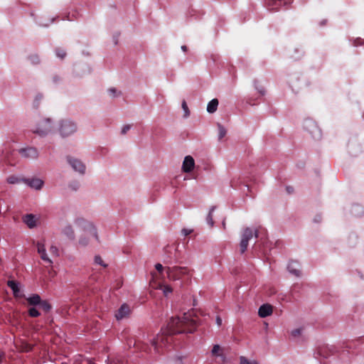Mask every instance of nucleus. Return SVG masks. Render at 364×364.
<instances>
[{
  "instance_id": "1",
  "label": "nucleus",
  "mask_w": 364,
  "mask_h": 364,
  "mask_svg": "<svg viewBox=\"0 0 364 364\" xmlns=\"http://www.w3.org/2000/svg\"><path fill=\"white\" fill-rule=\"evenodd\" d=\"M197 327V321L190 312L185 313L183 316L171 318L166 329H161V333L157 335L152 341V346L157 353H162L163 348H168L173 338L172 336L182 333H193Z\"/></svg>"
},
{
  "instance_id": "2",
  "label": "nucleus",
  "mask_w": 364,
  "mask_h": 364,
  "mask_svg": "<svg viewBox=\"0 0 364 364\" xmlns=\"http://www.w3.org/2000/svg\"><path fill=\"white\" fill-rule=\"evenodd\" d=\"M75 224L77 228L85 232V235L81 236L79 239L78 244L82 247L87 245L89 242V237H94L98 239L96 228L89 221L83 218H77L75 221Z\"/></svg>"
},
{
  "instance_id": "3",
  "label": "nucleus",
  "mask_w": 364,
  "mask_h": 364,
  "mask_svg": "<svg viewBox=\"0 0 364 364\" xmlns=\"http://www.w3.org/2000/svg\"><path fill=\"white\" fill-rule=\"evenodd\" d=\"M166 272L168 278L170 280H182L183 282H187L191 279V274L187 267H166Z\"/></svg>"
},
{
  "instance_id": "4",
  "label": "nucleus",
  "mask_w": 364,
  "mask_h": 364,
  "mask_svg": "<svg viewBox=\"0 0 364 364\" xmlns=\"http://www.w3.org/2000/svg\"><path fill=\"white\" fill-rule=\"evenodd\" d=\"M259 233L260 230L259 229L256 230L254 234L253 231L250 228H246L244 230L240 244V252L242 254L246 251L248 247L249 240L252 238L253 235L257 238L259 237Z\"/></svg>"
},
{
  "instance_id": "5",
  "label": "nucleus",
  "mask_w": 364,
  "mask_h": 364,
  "mask_svg": "<svg viewBox=\"0 0 364 364\" xmlns=\"http://www.w3.org/2000/svg\"><path fill=\"white\" fill-rule=\"evenodd\" d=\"M53 124L50 118H45L38 122L36 129L33 132L40 136H46L51 132Z\"/></svg>"
},
{
  "instance_id": "6",
  "label": "nucleus",
  "mask_w": 364,
  "mask_h": 364,
  "mask_svg": "<svg viewBox=\"0 0 364 364\" xmlns=\"http://www.w3.org/2000/svg\"><path fill=\"white\" fill-rule=\"evenodd\" d=\"M77 129L76 124L70 120L64 119L60 122V133L63 136H67L74 133Z\"/></svg>"
},
{
  "instance_id": "7",
  "label": "nucleus",
  "mask_w": 364,
  "mask_h": 364,
  "mask_svg": "<svg viewBox=\"0 0 364 364\" xmlns=\"http://www.w3.org/2000/svg\"><path fill=\"white\" fill-rule=\"evenodd\" d=\"M210 355L218 363H223L226 360L224 348L218 344L213 345Z\"/></svg>"
},
{
  "instance_id": "8",
  "label": "nucleus",
  "mask_w": 364,
  "mask_h": 364,
  "mask_svg": "<svg viewBox=\"0 0 364 364\" xmlns=\"http://www.w3.org/2000/svg\"><path fill=\"white\" fill-rule=\"evenodd\" d=\"M19 154L24 158L35 159L38 156V151L34 147H26L19 149Z\"/></svg>"
},
{
  "instance_id": "9",
  "label": "nucleus",
  "mask_w": 364,
  "mask_h": 364,
  "mask_svg": "<svg viewBox=\"0 0 364 364\" xmlns=\"http://www.w3.org/2000/svg\"><path fill=\"white\" fill-rule=\"evenodd\" d=\"M68 161L70 164V165L72 166V168L79 173L83 174L85 171V164L80 160L73 158L71 156H68Z\"/></svg>"
},
{
  "instance_id": "10",
  "label": "nucleus",
  "mask_w": 364,
  "mask_h": 364,
  "mask_svg": "<svg viewBox=\"0 0 364 364\" xmlns=\"http://www.w3.org/2000/svg\"><path fill=\"white\" fill-rule=\"evenodd\" d=\"M23 182L31 188L40 190L43 187V181L40 178H24Z\"/></svg>"
},
{
  "instance_id": "11",
  "label": "nucleus",
  "mask_w": 364,
  "mask_h": 364,
  "mask_svg": "<svg viewBox=\"0 0 364 364\" xmlns=\"http://www.w3.org/2000/svg\"><path fill=\"white\" fill-rule=\"evenodd\" d=\"M195 166V161L192 156H186L183 162L182 169L185 173L191 172Z\"/></svg>"
},
{
  "instance_id": "12",
  "label": "nucleus",
  "mask_w": 364,
  "mask_h": 364,
  "mask_svg": "<svg viewBox=\"0 0 364 364\" xmlns=\"http://www.w3.org/2000/svg\"><path fill=\"white\" fill-rule=\"evenodd\" d=\"M129 313H130L129 306L127 304H124L121 306L119 309L117 311V312L115 314V316L117 320H121V319L125 318L126 316H127L129 314Z\"/></svg>"
},
{
  "instance_id": "13",
  "label": "nucleus",
  "mask_w": 364,
  "mask_h": 364,
  "mask_svg": "<svg viewBox=\"0 0 364 364\" xmlns=\"http://www.w3.org/2000/svg\"><path fill=\"white\" fill-rule=\"evenodd\" d=\"M273 309L270 304H266L262 305L258 311V314L261 318H265L272 314Z\"/></svg>"
},
{
  "instance_id": "14",
  "label": "nucleus",
  "mask_w": 364,
  "mask_h": 364,
  "mask_svg": "<svg viewBox=\"0 0 364 364\" xmlns=\"http://www.w3.org/2000/svg\"><path fill=\"white\" fill-rule=\"evenodd\" d=\"M23 222L26 224L29 228H33L36 226L37 220L33 214H26L22 218Z\"/></svg>"
},
{
  "instance_id": "15",
  "label": "nucleus",
  "mask_w": 364,
  "mask_h": 364,
  "mask_svg": "<svg viewBox=\"0 0 364 364\" xmlns=\"http://www.w3.org/2000/svg\"><path fill=\"white\" fill-rule=\"evenodd\" d=\"M62 232L70 240H74L75 238L74 230L70 225H65L63 228Z\"/></svg>"
},
{
  "instance_id": "16",
  "label": "nucleus",
  "mask_w": 364,
  "mask_h": 364,
  "mask_svg": "<svg viewBox=\"0 0 364 364\" xmlns=\"http://www.w3.org/2000/svg\"><path fill=\"white\" fill-rule=\"evenodd\" d=\"M299 266V265L296 262H291L289 263L287 268L291 274L299 277L301 273L300 270L298 269Z\"/></svg>"
},
{
  "instance_id": "17",
  "label": "nucleus",
  "mask_w": 364,
  "mask_h": 364,
  "mask_svg": "<svg viewBox=\"0 0 364 364\" xmlns=\"http://www.w3.org/2000/svg\"><path fill=\"white\" fill-rule=\"evenodd\" d=\"M7 285H8L9 287H10L12 289L14 295L15 297L21 296V295H20V289L18 287V283H16L14 280H9L7 282Z\"/></svg>"
},
{
  "instance_id": "18",
  "label": "nucleus",
  "mask_w": 364,
  "mask_h": 364,
  "mask_svg": "<svg viewBox=\"0 0 364 364\" xmlns=\"http://www.w3.org/2000/svg\"><path fill=\"white\" fill-rule=\"evenodd\" d=\"M153 287L155 289H161L164 296H167L169 294L173 291V289L168 285H164L161 284H158L156 287L152 284Z\"/></svg>"
},
{
  "instance_id": "19",
  "label": "nucleus",
  "mask_w": 364,
  "mask_h": 364,
  "mask_svg": "<svg viewBox=\"0 0 364 364\" xmlns=\"http://www.w3.org/2000/svg\"><path fill=\"white\" fill-rule=\"evenodd\" d=\"M218 100L217 99H213L210 100L207 106V111L209 113H214L218 108Z\"/></svg>"
},
{
  "instance_id": "20",
  "label": "nucleus",
  "mask_w": 364,
  "mask_h": 364,
  "mask_svg": "<svg viewBox=\"0 0 364 364\" xmlns=\"http://www.w3.org/2000/svg\"><path fill=\"white\" fill-rule=\"evenodd\" d=\"M27 301L30 305H38L41 301V296L38 294H33L31 296L27 298Z\"/></svg>"
},
{
  "instance_id": "21",
  "label": "nucleus",
  "mask_w": 364,
  "mask_h": 364,
  "mask_svg": "<svg viewBox=\"0 0 364 364\" xmlns=\"http://www.w3.org/2000/svg\"><path fill=\"white\" fill-rule=\"evenodd\" d=\"M23 180L24 178H21L14 175L9 176L6 179L7 182L10 184L19 183L23 181Z\"/></svg>"
},
{
  "instance_id": "22",
  "label": "nucleus",
  "mask_w": 364,
  "mask_h": 364,
  "mask_svg": "<svg viewBox=\"0 0 364 364\" xmlns=\"http://www.w3.org/2000/svg\"><path fill=\"white\" fill-rule=\"evenodd\" d=\"M215 210V208L214 207H212L209 211V213L206 218V220H207V223L208 224L210 225V227H212L213 225V213Z\"/></svg>"
},
{
  "instance_id": "23",
  "label": "nucleus",
  "mask_w": 364,
  "mask_h": 364,
  "mask_svg": "<svg viewBox=\"0 0 364 364\" xmlns=\"http://www.w3.org/2000/svg\"><path fill=\"white\" fill-rule=\"evenodd\" d=\"M39 305L41 306V309L46 312H48L51 309V305L47 301L41 300Z\"/></svg>"
},
{
  "instance_id": "24",
  "label": "nucleus",
  "mask_w": 364,
  "mask_h": 364,
  "mask_svg": "<svg viewBox=\"0 0 364 364\" xmlns=\"http://www.w3.org/2000/svg\"><path fill=\"white\" fill-rule=\"evenodd\" d=\"M28 58L33 65H37L40 63L39 57L36 54L29 55Z\"/></svg>"
},
{
  "instance_id": "25",
  "label": "nucleus",
  "mask_w": 364,
  "mask_h": 364,
  "mask_svg": "<svg viewBox=\"0 0 364 364\" xmlns=\"http://www.w3.org/2000/svg\"><path fill=\"white\" fill-rule=\"evenodd\" d=\"M218 139H222L226 135V129L222 125L218 124Z\"/></svg>"
},
{
  "instance_id": "26",
  "label": "nucleus",
  "mask_w": 364,
  "mask_h": 364,
  "mask_svg": "<svg viewBox=\"0 0 364 364\" xmlns=\"http://www.w3.org/2000/svg\"><path fill=\"white\" fill-rule=\"evenodd\" d=\"M28 315L31 317H38L40 316V312L34 307L29 309L28 310Z\"/></svg>"
},
{
  "instance_id": "27",
  "label": "nucleus",
  "mask_w": 364,
  "mask_h": 364,
  "mask_svg": "<svg viewBox=\"0 0 364 364\" xmlns=\"http://www.w3.org/2000/svg\"><path fill=\"white\" fill-rule=\"evenodd\" d=\"M55 53L56 55L60 59H63L66 56V52L65 51V50L60 48L55 50Z\"/></svg>"
},
{
  "instance_id": "28",
  "label": "nucleus",
  "mask_w": 364,
  "mask_h": 364,
  "mask_svg": "<svg viewBox=\"0 0 364 364\" xmlns=\"http://www.w3.org/2000/svg\"><path fill=\"white\" fill-rule=\"evenodd\" d=\"M240 364H257V361H250L245 357H240Z\"/></svg>"
},
{
  "instance_id": "29",
  "label": "nucleus",
  "mask_w": 364,
  "mask_h": 364,
  "mask_svg": "<svg viewBox=\"0 0 364 364\" xmlns=\"http://www.w3.org/2000/svg\"><path fill=\"white\" fill-rule=\"evenodd\" d=\"M37 250H38V252L39 254L45 252H46V249H45L44 245L43 243H41V242H38L37 243Z\"/></svg>"
},
{
  "instance_id": "30",
  "label": "nucleus",
  "mask_w": 364,
  "mask_h": 364,
  "mask_svg": "<svg viewBox=\"0 0 364 364\" xmlns=\"http://www.w3.org/2000/svg\"><path fill=\"white\" fill-rule=\"evenodd\" d=\"M95 262L96 264H98L100 265H102L103 267H107V264H105L100 256H95Z\"/></svg>"
},
{
  "instance_id": "31",
  "label": "nucleus",
  "mask_w": 364,
  "mask_h": 364,
  "mask_svg": "<svg viewBox=\"0 0 364 364\" xmlns=\"http://www.w3.org/2000/svg\"><path fill=\"white\" fill-rule=\"evenodd\" d=\"M41 255V258L45 261V262H48L49 264H52V261L49 259V257H48L46 252H43V253H41L40 254Z\"/></svg>"
},
{
  "instance_id": "32",
  "label": "nucleus",
  "mask_w": 364,
  "mask_h": 364,
  "mask_svg": "<svg viewBox=\"0 0 364 364\" xmlns=\"http://www.w3.org/2000/svg\"><path fill=\"white\" fill-rule=\"evenodd\" d=\"M182 108L185 112L184 116L188 117L189 115V110H188V105H187L186 101H183L182 102Z\"/></svg>"
},
{
  "instance_id": "33",
  "label": "nucleus",
  "mask_w": 364,
  "mask_h": 364,
  "mask_svg": "<svg viewBox=\"0 0 364 364\" xmlns=\"http://www.w3.org/2000/svg\"><path fill=\"white\" fill-rule=\"evenodd\" d=\"M9 161V152L6 151L5 152L4 150H2V156L0 157V161Z\"/></svg>"
},
{
  "instance_id": "34",
  "label": "nucleus",
  "mask_w": 364,
  "mask_h": 364,
  "mask_svg": "<svg viewBox=\"0 0 364 364\" xmlns=\"http://www.w3.org/2000/svg\"><path fill=\"white\" fill-rule=\"evenodd\" d=\"M364 44V40L360 38H356L354 42H353V45L355 46H361Z\"/></svg>"
},
{
  "instance_id": "35",
  "label": "nucleus",
  "mask_w": 364,
  "mask_h": 364,
  "mask_svg": "<svg viewBox=\"0 0 364 364\" xmlns=\"http://www.w3.org/2000/svg\"><path fill=\"white\" fill-rule=\"evenodd\" d=\"M276 3H279V5L283 4L284 5L289 4L292 2V0H274Z\"/></svg>"
},
{
  "instance_id": "36",
  "label": "nucleus",
  "mask_w": 364,
  "mask_h": 364,
  "mask_svg": "<svg viewBox=\"0 0 364 364\" xmlns=\"http://www.w3.org/2000/svg\"><path fill=\"white\" fill-rule=\"evenodd\" d=\"M42 99L41 95H37L33 102V106L36 107H38L39 101Z\"/></svg>"
},
{
  "instance_id": "37",
  "label": "nucleus",
  "mask_w": 364,
  "mask_h": 364,
  "mask_svg": "<svg viewBox=\"0 0 364 364\" xmlns=\"http://www.w3.org/2000/svg\"><path fill=\"white\" fill-rule=\"evenodd\" d=\"M50 252L52 255H58V249L55 246H51L50 248Z\"/></svg>"
},
{
  "instance_id": "38",
  "label": "nucleus",
  "mask_w": 364,
  "mask_h": 364,
  "mask_svg": "<svg viewBox=\"0 0 364 364\" xmlns=\"http://www.w3.org/2000/svg\"><path fill=\"white\" fill-rule=\"evenodd\" d=\"M155 268L161 274L163 270H164V267L162 266L161 264L160 263H157L156 265H155Z\"/></svg>"
},
{
  "instance_id": "39",
  "label": "nucleus",
  "mask_w": 364,
  "mask_h": 364,
  "mask_svg": "<svg viewBox=\"0 0 364 364\" xmlns=\"http://www.w3.org/2000/svg\"><path fill=\"white\" fill-rule=\"evenodd\" d=\"M131 126L129 124L124 125L122 129V134H125L129 129Z\"/></svg>"
},
{
  "instance_id": "40",
  "label": "nucleus",
  "mask_w": 364,
  "mask_h": 364,
  "mask_svg": "<svg viewBox=\"0 0 364 364\" xmlns=\"http://www.w3.org/2000/svg\"><path fill=\"white\" fill-rule=\"evenodd\" d=\"M301 334V329L296 328L291 331V335L294 337H296Z\"/></svg>"
},
{
  "instance_id": "41",
  "label": "nucleus",
  "mask_w": 364,
  "mask_h": 364,
  "mask_svg": "<svg viewBox=\"0 0 364 364\" xmlns=\"http://www.w3.org/2000/svg\"><path fill=\"white\" fill-rule=\"evenodd\" d=\"M192 231H193L192 230L183 228L181 230V232L184 236H187V235H190L192 232Z\"/></svg>"
},
{
  "instance_id": "42",
  "label": "nucleus",
  "mask_w": 364,
  "mask_h": 364,
  "mask_svg": "<svg viewBox=\"0 0 364 364\" xmlns=\"http://www.w3.org/2000/svg\"><path fill=\"white\" fill-rule=\"evenodd\" d=\"M108 92L112 97L115 96V93L117 92V90L115 88H110L108 90Z\"/></svg>"
},
{
  "instance_id": "43",
  "label": "nucleus",
  "mask_w": 364,
  "mask_h": 364,
  "mask_svg": "<svg viewBox=\"0 0 364 364\" xmlns=\"http://www.w3.org/2000/svg\"><path fill=\"white\" fill-rule=\"evenodd\" d=\"M216 323L220 326L222 324V319L220 317L218 316L216 318Z\"/></svg>"
},
{
  "instance_id": "44",
  "label": "nucleus",
  "mask_w": 364,
  "mask_h": 364,
  "mask_svg": "<svg viewBox=\"0 0 364 364\" xmlns=\"http://www.w3.org/2000/svg\"><path fill=\"white\" fill-rule=\"evenodd\" d=\"M181 49H182V50H183V51H186V50H187V47H186V46H181Z\"/></svg>"
},
{
  "instance_id": "45",
  "label": "nucleus",
  "mask_w": 364,
  "mask_h": 364,
  "mask_svg": "<svg viewBox=\"0 0 364 364\" xmlns=\"http://www.w3.org/2000/svg\"><path fill=\"white\" fill-rule=\"evenodd\" d=\"M309 125L313 126V127H315L316 128V124H314V122H309Z\"/></svg>"
},
{
  "instance_id": "46",
  "label": "nucleus",
  "mask_w": 364,
  "mask_h": 364,
  "mask_svg": "<svg viewBox=\"0 0 364 364\" xmlns=\"http://www.w3.org/2000/svg\"><path fill=\"white\" fill-rule=\"evenodd\" d=\"M292 189H293V188H290V187H287V191H288L289 193H291V192L292 191Z\"/></svg>"
},
{
  "instance_id": "47",
  "label": "nucleus",
  "mask_w": 364,
  "mask_h": 364,
  "mask_svg": "<svg viewBox=\"0 0 364 364\" xmlns=\"http://www.w3.org/2000/svg\"><path fill=\"white\" fill-rule=\"evenodd\" d=\"M53 80H54V82L58 81V77H55L53 78Z\"/></svg>"
}]
</instances>
